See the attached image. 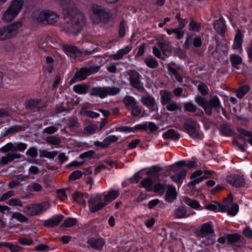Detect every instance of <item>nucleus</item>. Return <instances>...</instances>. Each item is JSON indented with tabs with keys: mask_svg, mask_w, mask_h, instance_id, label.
Instances as JSON below:
<instances>
[{
	"mask_svg": "<svg viewBox=\"0 0 252 252\" xmlns=\"http://www.w3.org/2000/svg\"><path fill=\"white\" fill-rule=\"evenodd\" d=\"M184 110L185 111L194 113L197 110L196 106L191 102H188L184 104Z\"/></svg>",
	"mask_w": 252,
	"mask_h": 252,
	"instance_id": "obj_51",
	"label": "nucleus"
},
{
	"mask_svg": "<svg viewBox=\"0 0 252 252\" xmlns=\"http://www.w3.org/2000/svg\"><path fill=\"white\" fill-rule=\"evenodd\" d=\"M187 170L183 169L181 171L171 176V179L177 184L181 183L187 175Z\"/></svg>",
	"mask_w": 252,
	"mask_h": 252,
	"instance_id": "obj_29",
	"label": "nucleus"
},
{
	"mask_svg": "<svg viewBox=\"0 0 252 252\" xmlns=\"http://www.w3.org/2000/svg\"><path fill=\"white\" fill-rule=\"evenodd\" d=\"M180 134L173 129H168L163 134V137L165 139H170L173 140H177L180 138Z\"/></svg>",
	"mask_w": 252,
	"mask_h": 252,
	"instance_id": "obj_28",
	"label": "nucleus"
},
{
	"mask_svg": "<svg viewBox=\"0 0 252 252\" xmlns=\"http://www.w3.org/2000/svg\"><path fill=\"white\" fill-rule=\"evenodd\" d=\"M132 47L127 46L124 48L119 50L116 54L111 55L110 58L114 60H120L122 59L125 55L127 54L131 50Z\"/></svg>",
	"mask_w": 252,
	"mask_h": 252,
	"instance_id": "obj_24",
	"label": "nucleus"
},
{
	"mask_svg": "<svg viewBox=\"0 0 252 252\" xmlns=\"http://www.w3.org/2000/svg\"><path fill=\"white\" fill-rule=\"evenodd\" d=\"M91 17L95 23H107L111 17V13L97 4H93L91 8Z\"/></svg>",
	"mask_w": 252,
	"mask_h": 252,
	"instance_id": "obj_5",
	"label": "nucleus"
},
{
	"mask_svg": "<svg viewBox=\"0 0 252 252\" xmlns=\"http://www.w3.org/2000/svg\"><path fill=\"white\" fill-rule=\"evenodd\" d=\"M209 178L208 176H202L197 178H194L193 180L191 181L189 183V186L192 187V189H194V187L197 184H199L203 181L204 179Z\"/></svg>",
	"mask_w": 252,
	"mask_h": 252,
	"instance_id": "obj_54",
	"label": "nucleus"
},
{
	"mask_svg": "<svg viewBox=\"0 0 252 252\" xmlns=\"http://www.w3.org/2000/svg\"><path fill=\"white\" fill-rule=\"evenodd\" d=\"M0 151L3 153H7L6 156L0 158V166H2L12 162L15 159H19L22 157L20 154L13 153L16 152V146L9 142L2 147Z\"/></svg>",
	"mask_w": 252,
	"mask_h": 252,
	"instance_id": "obj_3",
	"label": "nucleus"
},
{
	"mask_svg": "<svg viewBox=\"0 0 252 252\" xmlns=\"http://www.w3.org/2000/svg\"><path fill=\"white\" fill-rule=\"evenodd\" d=\"M101 200V195L97 194L88 200L89 209L91 213H94L100 210L106 206L105 203L99 202Z\"/></svg>",
	"mask_w": 252,
	"mask_h": 252,
	"instance_id": "obj_12",
	"label": "nucleus"
},
{
	"mask_svg": "<svg viewBox=\"0 0 252 252\" xmlns=\"http://www.w3.org/2000/svg\"><path fill=\"white\" fill-rule=\"evenodd\" d=\"M213 227L210 222L203 224L200 229L195 231L196 235L198 238H204L214 233Z\"/></svg>",
	"mask_w": 252,
	"mask_h": 252,
	"instance_id": "obj_14",
	"label": "nucleus"
},
{
	"mask_svg": "<svg viewBox=\"0 0 252 252\" xmlns=\"http://www.w3.org/2000/svg\"><path fill=\"white\" fill-rule=\"evenodd\" d=\"M153 181L150 178H146L141 182V185L142 187L144 188L146 191H150L153 189L152 185Z\"/></svg>",
	"mask_w": 252,
	"mask_h": 252,
	"instance_id": "obj_44",
	"label": "nucleus"
},
{
	"mask_svg": "<svg viewBox=\"0 0 252 252\" xmlns=\"http://www.w3.org/2000/svg\"><path fill=\"white\" fill-rule=\"evenodd\" d=\"M120 195V192L118 190H112L110 191L107 194L104 196V202L106 204L109 203L116 198H117Z\"/></svg>",
	"mask_w": 252,
	"mask_h": 252,
	"instance_id": "obj_31",
	"label": "nucleus"
},
{
	"mask_svg": "<svg viewBox=\"0 0 252 252\" xmlns=\"http://www.w3.org/2000/svg\"><path fill=\"white\" fill-rule=\"evenodd\" d=\"M63 13L65 22L62 24L61 30L74 35L81 32L86 25V18L79 11L72 8H64Z\"/></svg>",
	"mask_w": 252,
	"mask_h": 252,
	"instance_id": "obj_1",
	"label": "nucleus"
},
{
	"mask_svg": "<svg viewBox=\"0 0 252 252\" xmlns=\"http://www.w3.org/2000/svg\"><path fill=\"white\" fill-rule=\"evenodd\" d=\"M140 101L141 103L148 107L150 112H154L158 110V105L155 98L151 95L142 96Z\"/></svg>",
	"mask_w": 252,
	"mask_h": 252,
	"instance_id": "obj_15",
	"label": "nucleus"
},
{
	"mask_svg": "<svg viewBox=\"0 0 252 252\" xmlns=\"http://www.w3.org/2000/svg\"><path fill=\"white\" fill-rule=\"evenodd\" d=\"M177 196V192L175 187L173 185H169L165 193V200L168 203H171L176 199Z\"/></svg>",
	"mask_w": 252,
	"mask_h": 252,
	"instance_id": "obj_20",
	"label": "nucleus"
},
{
	"mask_svg": "<svg viewBox=\"0 0 252 252\" xmlns=\"http://www.w3.org/2000/svg\"><path fill=\"white\" fill-rule=\"evenodd\" d=\"M226 181L230 185L236 188L243 187L245 185V179L238 175H231L227 176Z\"/></svg>",
	"mask_w": 252,
	"mask_h": 252,
	"instance_id": "obj_16",
	"label": "nucleus"
},
{
	"mask_svg": "<svg viewBox=\"0 0 252 252\" xmlns=\"http://www.w3.org/2000/svg\"><path fill=\"white\" fill-rule=\"evenodd\" d=\"M142 107L139 106L136 103L134 106H133L131 108H130L129 110H131V114L132 115L136 117L139 115L142 111Z\"/></svg>",
	"mask_w": 252,
	"mask_h": 252,
	"instance_id": "obj_59",
	"label": "nucleus"
},
{
	"mask_svg": "<svg viewBox=\"0 0 252 252\" xmlns=\"http://www.w3.org/2000/svg\"><path fill=\"white\" fill-rule=\"evenodd\" d=\"M214 27L216 32L223 36L226 30V26L224 24L223 18L221 17L218 20H215L213 24Z\"/></svg>",
	"mask_w": 252,
	"mask_h": 252,
	"instance_id": "obj_18",
	"label": "nucleus"
},
{
	"mask_svg": "<svg viewBox=\"0 0 252 252\" xmlns=\"http://www.w3.org/2000/svg\"><path fill=\"white\" fill-rule=\"evenodd\" d=\"M198 90L200 92L201 94L204 96L208 94V87L204 83H200L198 86Z\"/></svg>",
	"mask_w": 252,
	"mask_h": 252,
	"instance_id": "obj_57",
	"label": "nucleus"
},
{
	"mask_svg": "<svg viewBox=\"0 0 252 252\" xmlns=\"http://www.w3.org/2000/svg\"><path fill=\"white\" fill-rule=\"evenodd\" d=\"M0 247H5L8 248L11 252H19L22 249V248L19 246H17L10 243L1 242L0 243Z\"/></svg>",
	"mask_w": 252,
	"mask_h": 252,
	"instance_id": "obj_39",
	"label": "nucleus"
},
{
	"mask_svg": "<svg viewBox=\"0 0 252 252\" xmlns=\"http://www.w3.org/2000/svg\"><path fill=\"white\" fill-rule=\"evenodd\" d=\"M77 220L74 218H68L64 220L62 224V226L66 227H70L76 224Z\"/></svg>",
	"mask_w": 252,
	"mask_h": 252,
	"instance_id": "obj_56",
	"label": "nucleus"
},
{
	"mask_svg": "<svg viewBox=\"0 0 252 252\" xmlns=\"http://www.w3.org/2000/svg\"><path fill=\"white\" fill-rule=\"evenodd\" d=\"M90 95L91 96H99L101 98L105 97L104 87H97L92 88Z\"/></svg>",
	"mask_w": 252,
	"mask_h": 252,
	"instance_id": "obj_27",
	"label": "nucleus"
},
{
	"mask_svg": "<svg viewBox=\"0 0 252 252\" xmlns=\"http://www.w3.org/2000/svg\"><path fill=\"white\" fill-rule=\"evenodd\" d=\"M49 207L50 204L47 202L35 203L26 206L23 210V212L27 216H37L42 211L47 210Z\"/></svg>",
	"mask_w": 252,
	"mask_h": 252,
	"instance_id": "obj_9",
	"label": "nucleus"
},
{
	"mask_svg": "<svg viewBox=\"0 0 252 252\" xmlns=\"http://www.w3.org/2000/svg\"><path fill=\"white\" fill-rule=\"evenodd\" d=\"M227 245L232 247H241L244 245V239L239 233H226Z\"/></svg>",
	"mask_w": 252,
	"mask_h": 252,
	"instance_id": "obj_13",
	"label": "nucleus"
},
{
	"mask_svg": "<svg viewBox=\"0 0 252 252\" xmlns=\"http://www.w3.org/2000/svg\"><path fill=\"white\" fill-rule=\"evenodd\" d=\"M243 38V35L241 33L240 30L238 29L234 39V43L232 46L233 49L239 50L240 52L242 51Z\"/></svg>",
	"mask_w": 252,
	"mask_h": 252,
	"instance_id": "obj_23",
	"label": "nucleus"
},
{
	"mask_svg": "<svg viewBox=\"0 0 252 252\" xmlns=\"http://www.w3.org/2000/svg\"><path fill=\"white\" fill-rule=\"evenodd\" d=\"M99 68V67L92 66L81 68L75 72L73 77L70 80V84L86 79L88 76L97 72Z\"/></svg>",
	"mask_w": 252,
	"mask_h": 252,
	"instance_id": "obj_8",
	"label": "nucleus"
},
{
	"mask_svg": "<svg viewBox=\"0 0 252 252\" xmlns=\"http://www.w3.org/2000/svg\"><path fill=\"white\" fill-rule=\"evenodd\" d=\"M195 102L202 107L205 113L208 116L212 114V110L214 109L218 113H220V109L222 111L225 112V110L221 105L220 99L217 95H215L210 99L207 100L204 97L197 95L195 98Z\"/></svg>",
	"mask_w": 252,
	"mask_h": 252,
	"instance_id": "obj_2",
	"label": "nucleus"
},
{
	"mask_svg": "<svg viewBox=\"0 0 252 252\" xmlns=\"http://www.w3.org/2000/svg\"><path fill=\"white\" fill-rule=\"evenodd\" d=\"M167 69L169 73H170L175 76V79L178 82H183V77L181 75H180L179 72L177 71V69H175L174 67H172L169 65L167 66Z\"/></svg>",
	"mask_w": 252,
	"mask_h": 252,
	"instance_id": "obj_46",
	"label": "nucleus"
},
{
	"mask_svg": "<svg viewBox=\"0 0 252 252\" xmlns=\"http://www.w3.org/2000/svg\"><path fill=\"white\" fill-rule=\"evenodd\" d=\"M175 218L177 219L185 218L187 216V210L183 206H179L174 211Z\"/></svg>",
	"mask_w": 252,
	"mask_h": 252,
	"instance_id": "obj_37",
	"label": "nucleus"
},
{
	"mask_svg": "<svg viewBox=\"0 0 252 252\" xmlns=\"http://www.w3.org/2000/svg\"><path fill=\"white\" fill-rule=\"evenodd\" d=\"M11 218L16 219L21 222H25L28 221V218L27 217L18 212L13 213Z\"/></svg>",
	"mask_w": 252,
	"mask_h": 252,
	"instance_id": "obj_49",
	"label": "nucleus"
},
{
	"mask_svg": "<svg viewBox=\"0 0 252 252\" xmlns=\"http://www.w3.org/2000/svg\"><path fill=\"white\" fill-rule=\"evenodd\" d=\"M119 140V137L115 135H109L104 139L106 148H108L112 143L116 142Z\"/></svg>",
	"mask_w": 252,
	"mask_h": 252,
	"instance_id": "obj_50",
	"label": "nucleus"
},
{
	"mask_svg": "<svg viewBox=\"0 0 252 252\" xmlns=\"http://www.w3.org/2000/svg\"><path fill=\"white\" fill-rule=\"evenodd\" d=\"M201 24L195 22L192 18L189 24V30L191 31L199 32L201 28Z\"/></svg>",
	"mask_w": 252,
	"mask_h": 252,
	"instance_id": "obj_55",
	"label": "nucleus"
},
{
	"mask_svg": "<svg viewBox=\"0 0 252 252\" xmlns=\"http://www.w3.org/2000/svg\"><path fill=\"white\" fill-rule=\"evenodd\" d=\"M21 21H16L13 23L0 28V41L6 40L13 38L18 33L19 29L22 27Z\"/></svg>",
	"mask_w": 252,
	"mask_h": 252,
	"instance_id": "obj_4",
	"label": "nucleus"
},
{
	"mask_svg": "<svg viewBox=\"0 0 252 252\" xmlns=\"http://www.w3.org/2000/svg\"><path fill=\"white\" fill-rule=\"evenodd\" d=\"M26 154L32 158H36L38 154L37 148L34 147L30 148L27 151Z\"/></svg>",
	"mask_w": 252,
	"mask_h": 252,
	"instance_id": "obj_63",
	"label": "nucleus"
},
{
	"mask_svg": "<svg viewBox=\"0 0 252 252\" xmlns=\"http://www.w3.org/2000/svg\"><path fill=\"white\" fill-rule=\"evenodd\" d=\"M185 202L194 209H197L199 206V202L196 200H192L188 197L185 198Z\"/></svg>",
	"mask_w": 252,
	"mask_h": 252,
	"instance_id": "obj_58",
	"label": "nucleus"
},
{
	"mask_svg": "<svg viewBox=\"0 0 252 252\" xmlns=\"http://www.w3.org/2000/svg\"><path fill=\"white\" fill-rule=\"evenodd\" d=\"M127 73L129 76L130 85L140 92L145 91L143 83L141 80V76L139 73L135 70H129Z\"/></svg>",
	"mask_w": 252,
	"mask_h": 252,
	"instance_id": "obj_11",
	"label": "nucleus"
},
{
	"mask_svg": "<svg viewBox=\"0 0 252 252\" xmlns=\"http://www.w3.org/2000/svg\"><path fill=\"white\" fill-rule=\"evenodd\" d=\"M220 129L222 134L225 136H231L234 134L233 130L230 126L226 124L221 125Z\"/></svg>",
	"mask_w": 252,
	"mask_h": 252,
	"instance_id": "obj_32",
	"label": "nucleus"
},
{
	"mask_svg": "<svg viewBox=\"0 0 252 252\" xmlns=\"http://www.w3.org/2000/svg\"><path fill=\"white\" fill-rule=\"evenodd\" d=\"M165 185L166 184L158 183L155 185L153 190L155 192L163 193L165 189Z\"/></svg>",
	"mask_w": 252,
	"mask_h": 252,
	"instance_id": "obj_61",
	"label": "nucleus"
},
{
	"mask_svg": "<svg viewBox=\"0 0 252 252\" xmlns=\"http://www.w3.org/2000/svg\"><path fill=\"white\" fill-rule=\"evenodd\" d=\"M243 234L248 239H252V229L250 226L245 227L243 231Z\"/></svg>",
	"mask_w": 252,
	"mask_h": 252,
	"instance_id": "obj_64",
	"label": "nucleus"
},
{
	"mask_svg": "<svg viewBox=\"0 0 252 252\" xmlns=\"http://www.w3.org/2000/svg\"><path fill=\"white\" fill-rule=\"evenodd\" d=\"M123 102L126 107L129 110L137 103L135 98L130 95L125 96L123 99Z\"/></svg>",
	"mask_w": 252,
	"mask_h": 252,
	"instance_id": "obj_35",
	"label": "nucleus"
},
{
	"mask_svg": "<svg viewBox=\"0 0 252 252\" xmlns=\"http://www.w3.org/2000/svg\"><path fill=\"white\" fill-rule=\"evenodd\" d=\"M167 33L170 35L172 33L175 34L176 35V37L178 39H181L183 38L184 35V32L182 30V29L178 28L173 29H166Z\"/></svg>",
	"mask_w": 252,
	"mask_h": 252,
	"instance_id": "obj_36",
	"label": "nucleus"
},
{
	"mask_svg": "<svg viewBox=\"0 0 252 252\" xmlns=\"http://www.w3.org/2000/svg\"><path fill=\"white\" fill-rule=\"evenodd\" d=\"M89 88V87L86 84H77L73 86V90L78 94H85Z\"/></svg>",
	"mask_w": 252,
	"mask_h": 252,
	"instance_id": "obj_34",
	"label": "nucleus"
},
{
	"mask_svg": "<svg viewBox=\"0 0 252 252\" xmlns=\"http://www.w3.org/2000/svg\"><path fill=\"white\" fill-rule=\"evenodd\" d=\"M230 60L231 62L232 65L235 67L238 64H240L242 62V58L238 55L232 54L230 56Z\"/></svg>",
	"mask_w": 252,
	"mask_h": 252,
	"instance_id": "obj_47",
	"label": "nucleus"
},
{
	"mask_svg": "<svg viewBox=\"0 0 252 252\" xmlns=\"http://www.w3.org/2000/svg\"><path fill=\"white\" fill-rule=\"evenodd\" d=\"M183 127L189 135L194 139H202V134L198 130L199 125L191 118L186 119L183 123Z\"/></svg>",
	"mask_w": 252,
	"mask_h": 252,
	"instance_id": "obj_7",
	"label": "nucleus"
},
{
	"mask_svg": "<svg viewBox=\"0 0 252 252\" xmlns=\"http://www.w3.org/2000/svg\"><path fill=\"white\" fill-rule=\"evenodd\" d=\"M58 153L57 151L48 152L46 150H40L39 156L40 158H47L50 159L54 158Z\"/></svg>",
	"mask_w": 252,
	"mask_h": 252,
	"instance_id": "obj_38",
	"label": "nucleus"
},
{
	"mask_svg": "<svg viewBox=\"0 0 252 252\" xmlns=\"http://www.w3.org/2000/svg\"><path fill=\"white\" fill-rule=\"evenodd\" d=\"M104 89L105 97L108 95H115L118 94L121 91L120 88L115 87H105Z\"/></svg>",
	"mask_w": 252,
	"mask_h": 252,
	"instance_id": "obj_41",
	"label": "nucleus"
},
{
	"mask_svg": "<svg viewBox=\"0 0 252 252\" xmlns=\"http://www.w3.org/2000/svg\"><path fill=\"white\" fill-rule=\"evenodd\" d=\"M83 174V172L80 170L73 171L69 176L68 180L69 181H74L79 179L82 177Z\"/></svg>",
	"mask_w": 252,
	"mask_h": 252,
	"instance_id": "obj_53",
	"label": "nucleus"
},
{
	"mask_svg": "<svg viewBox=\"0 0 252 252\" xmlns=\"http://www.w3.org/2000/svg\"><path fill=\"white\" fill-rule=\"evenodd\" d=\"M239 210V206L237 203L233 204L230 208L227 210V213L232 216H235Z\"/></svg>",
	"mask_w": 252,
	"mask_h": 252,
	"instance_id": "obj_60",
	"label": "nucleus"
},
{
	"mask_svg": "<svg viewBox=\"0 0 252 252\" xmlns=\"http://www.w3.org/2000/svg\"><path fill=\"white\" fill-rule=\"evenodd\" d=\"M62 215H57L44 221L43 225L47 227H53L58 225L63 220Z\"/></svg>",
	"mask_w": 252,
	"mask_h": 252,
	"instance_id": "obj_22",
	"label": "nucleus"
},
{
	"mask_svg": "<svg viewBox=\"0 0 252 252\" xmlns=\"http://www.w3.org/2000/svg\"><path fill=\"white\" fill-rule=\"evenodd\" d=\"M63 48L65 53L74 59L81 55V52L75 46L66 45L63 46Z\"/></svg>",
	"mask_w": 252,
	"mask_h": 252,
	"instance_id": "obj_17",
	"label": "nucleus"
},
{
	"mask_svg": "<svg viewBox=\"0 0 252 252\" xmlns=\"http://www.w3.org/2000/svg\"><path fill=\"white\" fill-rule=\"evenodd\" d=\"M67 127L70 129H74L79 126V123L76 117H70L68 120Z\"/></svg>",
	"mask_w": 252,
	"mask_h": 252,
	"instance_id": "obj_45",
	"label": "nucleus"
},
{
	"mask_svg": "<svg viewBox=\"0 0 252 252\" xmlns=\"http://www.w3.org/2000/svg\"><path fill=\"white\" fill-rule=\"evenodd\" d=\"M36 19L38 22L52 25L57 22L59 16L57 14L53 11L45 10L40 12Z\"/></svg>",
	"mask_w": 252,
	"mask_h": 252,
	"instance_id": "obj_10",
	"label": "nucleus"
},
{
	"mask_svg": "<svg viewBox=\"0 0 252 252\" xmlns=\"http://www.w3.org/2000/svg\"><path fill=\"white\" fill-rule=\"evenodd\" d=\"M87 243L92 248L101 251L105 242L102 238H92L88 240Z\"/></svg>",
	"mask_w": 252,
	"mask_h": 252,
	"instance_id": "obj_19",
	"label": "nucleus"
},
{
	"mask_svg": "<svg viewBox=\"0 0 252 252\" xmlns=\"http://www.w3.org/2000/svg\"><path fill=\"white\" fill-rule=\"evenodd\" d=\"M46 142L52 145H57L60 144L61 140L59 137L52 135L46 138Z\"/></svg>",
	"mask_w": 252,
	"mask_h": 252,
	"instance_id": "obj_52",
	"label": "nucleus"
},
{
	"mask_svg": "<svg viewBox=\"0 0 252 252\" xmlns=\"http://www.w3.org/2000/svg\"><path fill=\"white\" fill-rule=\"evenodd\" d=\"M22 2L17 0H14L2 14V20L3 22L9 23L13 21L22 8Z\"/></svg>",
	"mask_w": 252,
	"mask_h": 252,
	"instance_id": "obj_6",
	"label": "nucleus"
},
{
	"mask_svg": "<svg viewBox=\"0 0 252 252\" xmlns=\"http://www.w3.org/2000/svg\"><path fill=\"white\" fill-rule=\"evenodd\" d=\"M157 45L164 54H165L167 52L171 51V48L169 44L165 41H158L157 42Z\"/></svg>",
	"mask_w": 252,
	"mask_h": 252,
	"instance_id": "obj_43",
	"label": "nucleus"
},
{
	"mask_svg": "<svg viewBox=\"0 0 252 252\" xmlns=\"http://www.w3.org/2000/svg\"><path fill=\"white\" fill-rule=\"evenodd\" d=\"M173 95L170 92L167 90H164L161 96V103L162 105H166L168 103L172 101V98Z\"/></svg>",
	"mask_w": 252,
	"mask_h": 252,
	"instance_id": "obj_30",
	"label": "nucleus"
},
{
	"mask_svg": "<svg viewBox=\"0 0 252 252\" xmlns=\"http://www.w3.org/2000/svg\"><path fill=\"white\" fill-rule=\"evenodd\" d=\"M72 197L73 200L77 203L85 206L86 204L85 198H88L89 195L87 193H83L77 191L72 194Z\"/></svg>",
	"mask_w": 252,
	"mask_h": 252,
	"instance_id": "obj_26",
	"label": "nucleus"
},
{
	"mask_svg": "<svg viewBox=\"0 0 252 252\" xmlns=\"http://www.w3.org/2000/svg\"><path fill=\"white\" fill-rule=\"evenodd\" d=\"M233 142L242 152L245 151L246 148L247 147V144L246 139L243 136L240 134L236 135L234 138Z\"/></svg>",
	"mask_w": 252,
	"mask_h": 252,
	"instance_id": "obj_21",
	"label": "nucleus"
},
{
	"mask_svg": "<svg viewBox=\"0 0 252 252\" xmlns=\"http://www.w3.org/2000/svg\"><path fill=\"white\" fill-rule=\"evenodd\" d=\"M166 108L169 111H181L182 108L180 103L172 101L166 105Z\"/></svg>",
	"mask_w": 252,
	"mask_h": 252,
	"instance_id": "obj_40",
	"label": "nucleus"
},
{
	"mask_svg": "<svg viewBox=\"0 0 252 252\" xmlns=\"http://www.w3.org/2000/svg\"><path fill=\"white\" fill-rule=\"evenodd\" d=\"M97 126L95 125H90L86 126L84 128V131L86 134H92L95 132Z\"/></svg>",
	"mask_w": 252,
	"mask_h": 252,
	"instance_id": "obj_62",
	"label": "nucleus"
},
{
	"mask_svg": "<svg viewBox=\"0 0 252 252\" xmlns=\"http://www.w3.org/2000/svg\"><path fill=\"white\" fill-rule=\"evenodd\" d=\"M162 168L158 165H154L151 167L147 172L148 176L155 177L157 174L161 171Z\"/></svg>",
	"mask_w": 252,
	"mask_h": 252,
	"instance_id": "obj_48",
	"label": "nucleus"
},
{
	"mask_svg": "<svg viewBox=\"0 0 252 252\" xmlns=\"http://www.w3.org/2000/svg\"><path fill=\"white\" fill-rule=\"evenodd\" d=\"M132 47L127 46L124 48L119 50L116 54L111 55L110 58L114 60H120L122 59L125 55L127 54L131 50Z\"/></svg>",
	"mask_w": 252,
	"mask_h": 252,
	"instance_id": "obj_25",
	"label": "nucleus"
},
{
	"mask_svg": "<svg viewBox=\"0 0 252 252\" xmlns=\"http://www.w3.org/2000/svg\"><path fill=\"white\" fill-rule=\"evenodd\" d=\"M250 88L248 85L241 86L236 92L237 96L239 98H243L244 95L249 92Z\"/></svg>",
	"mask_w": 252,
	"mask_h": 252,
	"instance_id": "obj_42",
	"label": "nucleus"
},
{
	"mask_svg": "<svg viewBox=\"0 0 252 252\" xmlns=\"http://www.w3.org/2000/svg\"><path fill=\"white\" fill-rule=\"evenodd\" d=\"M144 61L147 66L150 68H156L158 65V61L151 56L145 58Z\"/></svg>",
	"mask_w": 252,
	"mask_h": 252,
	"instance_id": "obj_33",
	"label": "nucleus"
}]
</instances>
